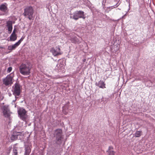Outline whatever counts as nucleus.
Instances as JSON below:
<instances>
[{"mask_svg": "<svg viewBox=\"0 0 155 155\" xmlns=\"http://www.w3.org/2000/svg\"><path fill=\"white\" fill-rule=\"evenodd\" d=\"M17 31V29H16V28H14V30L12 32V34H15V33H16V32Z\"/></svg>", "mask_w": 155, "mask_h": 155, "instance_id": "24", "label": "nucleus"}, {"mask_svg": "<svg viewBox=\"0 0 155 155\" xmlns=\"http://www.w3.org/2000/svg\"><path fill=\"white\" fill-rule=\"evenodd\" d=\"M17 148L16 147H14L13 149V152L14 155H17Z\"/></svg>", "mask_w": 155, "mask_h": 155, "instance_id": "22", "label": "nucleus"}, {"mask_svg": "<svg viewBox=\"0 0 155 155\" xmlns=\"http://www.w3.org/2000/svg\"><path fill=\"white\" fill-rule=\"evenodd\" d=\"M70 40L71 41L72 43H79L80 41L79 40L78 38L76 37H74L73 38H71Z\"/></svg>", "mask_w": 155, "mask_h": 155, "instance_id": "16", "label": "nucleus"}, {"mask_svg": "<svg viewBox=\"0 0 155 155\" xmlns=\"http://www.w3.org/2000/svg\"><path fill=\"white\" fill-rule=\"evenodd\" d=\"M8 95L9 96H10V97L12 96V94L10 93H8Z\"/></svg>", "mask_w": 155, "mask_h": 155, "instance_id": "27", "label": "nucleus"}, {"mask_svg": "<svg viewBox=\"0 0 155 155\" xmlns=\"http://www.w3.org/2000/svg\"><path fill=\"white\" fill-rule=\"evenodd\" d=\"M64 65L63 61H59L56 67V69L58 71L60 70L62 71H64Z\"/></svg>", "mask_w": 155, "mask_h": 155, "instance_id": "9", "label": "nucleus"}, {"mask_svg": "<svg viewBox=\"0 0 155 155\" xmlns=\"http://www.w3.org/2000/svg\"><path fill=\"white\" fill-rule=\"evenodd\" d=\"M14 81L13 76L10 74L2 79L3 84L5 86H10L13 84Z\"/></svg>", "mask_w": 155, "mask_h": 155, "instance_id": "5", "label": "nucleus"}, {"mask_svg": "<svg viewBox=\"0 0 155 155\" xmlns=\"http://www.w3.org/2000/svg\"><path fill=\"white\" fill-rule=\"evenodd\" d=\"M106 0H103L102 2V4L103 5H105V4L106 2Z\"/></svg>", "mask_w": 155, "mask_h": 155, "instance_id": "25", "label": "nucleus"}, {"mask_svg": "<svg viewBox=\"0 0 155 155\" xmlns=\"http://www.w3.org/2000/svg\"><path fill=\"white\" fill-rule=\"evenodd\" d=\"M30 152L31 150L29 147H27L25 148V155H29Z\"/></svg>", "mask_w": 155, "mask_h": 155, "instance_id": "19", "label": "nucleus"}, {"mask_svg": "<svg viewBox=\"0 0 155 155\" xmlns=\"http://www.w3.org/2000/svg\"><path fill=\"white\" fill-rule=\"evenodd\" d=\"M18 135L16 134H13L11 137V140L12 141H14L16 140L18 138Z\"/></svg>", "mask_w": 155, "mask_h": 155, "instance_id": "18", "label": "nucleus"}, {"mask_svg": "<svg viewBox=\"0 0 155 155\" xmlns=\"http://www.w3.org/2000/svg\"><path fill=\"white\" fill-rule=\"evenodd\" d=\"M95 85L97 86L100 88L104 89L106 88V84L104 82L101 80H100L98 82H97L95 83Z\"/></svg>", "mask_w": 155, "mask_h": 155, "instance_id": "10", "label": "nucleus"}, {"mask_svg": "<svg viewBox=\"0 0 155 155\" xmlns=\"http://www.w3.org/2000/svg\"><path fill=\"white\" fill-rule=\"evenodd\" d=\"M18 112L20 118L23 121H25L27 117L26 111L23 108H20L18 109Z\"/></svg>", "mask_w": 155, "mask_h": 155, "instance_id": "6", "label": "nucleus"}, {"mask_svg": "<svg viewBox=\"0 0 155 155\" xmlns=\"http://www.w3.org/2000/svg\"><path fill=\"white\" fill-rule=\"evenodd\" d=\"M70 18L76 20H78L79 18H82L84 19L85 18L84 16V12L81 11H76L74 13L73 16H71Z\"/></svg>", "mask_w": 155, "mask_h": 155, "instance_id": "7", "label": "nucleus"}, {"mask_svg": "<svg viewBox=\"0 0 155 155\" xmlns=\"http://www.w3.org/2000/svg\"><path fill=\"white\" fill-rule=\"evenodd\" d=\"M3 114L5 117H8L10 116L9 114V110L8 107L5 106H4L2 108Z\"/></svg>", "mask_w": 155, "mask_h": 155, "instance_id": "12", "label": "nucleus"}, {"mask_svg": "<svg viewBox=\"0 0 155 155\" xmlns=\"http://www.w3.org/2000/svg\"><path fill=\"white\" fill-rule=\"evenodd\" d=\"M130 4H129V7H130ZM130 7H129V9H128L129 10H130Z\"/></svg>", "mask_w": 155, "mask_h": 155, "instance_id": "30", "label": "nucleus"}, {"mask_svg": "<svg viewBox=\"0 0 155 155\" xmlns=\"http://www.w3.org/2000/svg\"><path fill=\"white\" fill-rule=\"evenodd\" d=\"M12 23L11 21H8L6 22V26L8 28V33L10 34L12 29Z\"/></svg>", "mask_w": 155, "mask_h": 155, "instance_id": "11", "label": "nucleus"}, {"mask_svg": "<svg viewBox=\"0 0 155 155\" xmlns=\"http://www.w3.org/2000/svg\"><path fill=\"white\" fill-rule=\"evenodd\" d=\"M86 61V59H84V60L83 61H84V62H85Z\"/></svg>", "mask_w": 155, "mask_h": 155, "instance_id": "29", "label": "nucleus"}, {"mask_svg": "<svg viewBox=\"0 0 155 155\" xmlns=\"http://www.w3.org/2000/svg\"><path fill=\"white\" fill-rule=\"evenodd\" d=\"M141 131H137L135 133V137H139L141 136Z\"/></svg>", "mask_w": 155, "mask_h": 155, "instance_id": "20", "label": "nucleus"}, {"mask_svg": "<svg viewBox=\"0 0 155 155\" xmlns=\"http://www.w3.org/2000/svg\"><path fill=\"white\" fill-rule=\"evenodd\" d=\"M9 38L10 41H13L17 39V36L16 34H11Z\"/></svg>", "mask_w": 155, "mask_h": 155, "instance_id": "17", "label": "nucleus"}, {"mask_svg": "<svg viewBox=\"0 0 155 155\" xmlns=\"http://www.w3.org/2000/svg\"><path fill=\"white\" fill-rule=\"evenodd\" d=\"M34 10L33 8L31 6H27L24 9V12L23 15L25 17H27L29 19L31 20L33 18Z\"/></svg>", "mask_w": 155, "mask_h": 155, "instance_id": "4", "label": "nucleus"}, {"mask_svg": "<svg viewBox=\"0 0 155 155\" xmlns=\"http://www.w3.org/2000/svg\"><path fill=\"white\" fill-rule=\"evenodd\" d=\"M111 8V9H112L113 8H115V7H114V6H111V7H107V8Z\"/></svg>", "mask_w": 155, "mask_h": 155, "instance_id": "26", "label": "nucleus"}, {"mask_svg": "<svg viewBox=\"0 0 155 155\" xmlns=\"http://www.w3.org/2000/svg\"><path fill=\"white\" fill-rule=\"evenodd\" d=\"M18 46L16 43L12 45L8 46V49L10 51L8 53H10L13 50L15 49V48Z\"/></svg>", "mask_w": 155, "mask_h": 155, "instance_id": "13", "label": "nucleus"}, {"mask_svg": "<svg viewBox=\"0 0 155 155\" xmlns=\"http://www.w3.org/2000/svg\"><path fill=\"white\" fill-rule=\"evenodd\" d=\"M113 147L112 146L109 147L107 151L108 155H114L115 153V152L114 151Z\"/></svg>", "mask_w": 155, "mask_h": 155, "instance_id": "15", "label": "nucleus"}, {"mask_svg": "<svg viewBox=\"0 0 155 155\" xmlns=\"http://www.w3.org/2000/svg\"><path fill=\"white\" fill-rule=\"evenodd\" d=\"M22 88L20 85L18 83H15L12 86V91L13 94L15 96V100H13V102H15L16 99L18 98L17 96L20 95L21 91Z\"/></svg>", "mask_w": 155, "mask_h": 155, "instance_id": "2", "label": "nucleus"}, {"mask_svg": "<svg viewBox=\"0 0 155 155\" xmlns=\"http://www.w3.org/2000/svg\"><path fill=\"white\" fill-rule=\"evenodd\" d=\"M7 9V5L6 3L1 4L0 5V10L2 12H6Z\"/></svg>", "mask_w": 155, "mask_h": 155, "instance_id": "14", "label": "nucleus"}, {"mask_svg": "<svg viewBox=\"0 0 155 155\" xmlns=\"http://www.w3.org/2000/svg\"><path fill=\"white\" fill-rule=\"evenodd\" d=\"M25 38V37L22 36L21 38L16 43L18 45V46L20 44L21 42Z\"/></svg>", "mask_w": 155, "mask_h": 155, "instance_id": "21", "label": "nucleus"}, {"mask_svg": "<svg viewBox=\"0 0 155 155\" xmlns=\"http://www.w3.org/2000/svg\"><path fill=\"white\" fill-rule=\"evenodd\" d=\"M20 73L24 75H28L30 73L31 66L29 62L21 64L19 68Z\"/></svg>", "mask_w": 155, "mask_h": 155, "instance_id": "1", "label": "nucleus"}, {"mask_svg": "<svg viewBox=\"0 0 155 155\" xmlns=\"http://www.w3.org/2000/svg\"><path fill=\"white\" fill-rule=\"evenodd\" d=\"M54 136L56 138V143L59 145H61L62 143V140L63 138L62 130L61 129H58L55 130Z\"/></svg>", "mask_w": 155, "mask_h": 155, "instance_id": "3", "label": "nucleus"}, {"mask_svg": "<svg viewBox=\"0 0 155 155\" xmlns=\"http://www.w3.org/2000/svg\"><path fill=\"white\" fill-rule=\"evenodd\" d=\"M12 67H9L7 70V72L8 73H10L12 70Z\"/></svg>", "mask_w": 155, "mask_h": 155, "instance_id": "23", "label": "nucleus"}, {"mask_svg": "<svg viewBox=\"0 0 155 155\" xmlns=\"http://www.w3.org/2000/svg\"><path fill=\"white\" fill-rule=\"evenodd\" d=\"M4 47L0 46V48H3Z\"/></svg>", "mask_w": 155, "mask_h": 155, "instance_id": "28", "label": "nucleus"}, {"mask_svg": "<svg viewBox=\"0 0 155 155\" xmlns=\"http://www.w3.org/2000/svg\"><path fill=\"white\" fill-rule=\"evenodd\" d=\"M51 52L54 56L61 54L60 46H59L52 48L51 50Z\"/></svg>", "mask_w": 155, "mask_h": 155, "instance_id": "8", "label": "nucleus"}]
</instances>
